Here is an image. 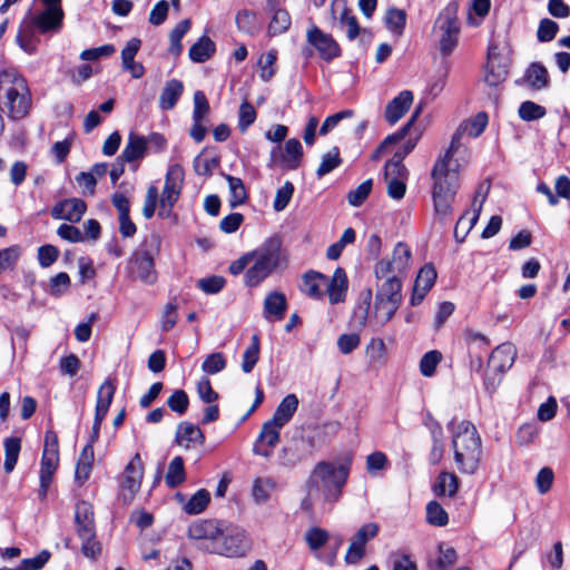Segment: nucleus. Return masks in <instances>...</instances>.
<instances>
[{
    "mask_svg": "<svg viewBox=\"0 0 570 570\" xmlns=\"http://www.w3.org/2000/svg\"><path fill=\"white\" fill-rule=\"evenodd\" d=\"M411 258L410 247L400 242L395 245L391 259H381L374 266L373 316L380 325L391 321L402 303V279L410 268Z\"/></svg>",
    "mask_w": 570,
    "mask_h": 570,
    "instance_id": "obj_1",
    "label": "nucleus"
},
{
    "mask_svg": "<svg viewBox=\"0 0 570 570\" xmlns=\"http://www.w3.org/2000/svg\"><path fill=\"white\" fill-rule=\"evenodd\" d=\"M350 468V459L340 464L326 461L318 462L306 482L307 495L301 503L302 509L311 511L314 503L320 499L330 503L336 502L342 495Z\"/></svg>",
    "mask_w": 570,
    "mask_h": 570,
    "instance_id": "obj_2",
    "label": "nucleus"
},
{
    "mask_svg": "<svg viewBox=\"0 0 570 570\" xmlns=\"http://www.w3.org/2000/svg\"><path fill=\"white\" fill-rule=\"evenodd\" d=\"M452 431L454 461L461 473L473 474L479 468L482 443L475 426L469 421L449 424Z\"/></svg>",
    "mask_w": 570,
    "mask_h": 570,
    "instance_id": "obj_3",
    "label": "nucleus"
},
{
    "mask_svg": "<svg viewBox=\"0 0 570 570\" xmlns=\"http://www.w3.org/2000/svg\"><path fill=\"white\" fill-rule=\"evenodd\" d=\"M434 185L432 198L435 219L444 225L453 214V202L460 187L459 171L448 168L444 159H439L432 170Z\"/></svg>",
    "mask_w": 570,
    "mask_h": 570,
    "instance_id": "obj_4",
    "label": "nucleus"
},
{
    "mask_svg": "<svg viewBox=\"0 0 570 570\" xmlns=\"http://www.w3.org/2000/svg\"><path fill=\"white\" fill-rule=\"evenodd\" d=\"M31 105V92L27 80L14 70H2L0 72V109L9 118L19 120L29 114Z\"/></svg>",
    "mask_w": 570,
    "mask_h": 570,
    "instance_id": "obj_5",
    "label": "nucleus"
},
{
    "mask_svg": "<svg viewBox=\"0 0 570 570\" xmlns=\"http://www.w3.org/2000/svg\"><path fill=\"white\" fill-rule=\"evenodd\" d=\"M253 265L247 268L244 283L248 287H256L265 281L274 271L287 266V257L282 248L279 238L272 237L258 248L249 252Z\"/></svg>",
    "mask_w": 570,
    "mask_h": 570,
    "instance_id": "obj_6",
    "label": "nucleus"
},
{
    "mask_svg": "<svg viewBox=\"0 0 570 570\" xmlns=\"http://www.w3.org/2000/svg\"><path fill=\"white\" fill-rule=\"evenodd\" d=\"M159 237L151 235L147 237L141 246L134 253L129 262V269L135 278L146 284L156 282L157 274L154 267V259L159 252Z\"/></svg>",
    "mask_w": 570,
    "mask_h": 570,
    "instance_id": "obj_7",
    "label": "nucleus"
},
{
    "mask_svg": "<svg viewBox=\"0 0 570 570\" xmlns=\"http://www.w3.org/2000/svg\"><path fill=\"white\" fill-rule=\"evenodd\" d=\"M461 24L458 18V6L449 3L441 10L434 22V31L438 35L440 51L449 56L459 42Z\"/></svg>",
    "mask_w": 570,
    "mask_h": 570,
    "instance_id": "obj_8",
    "label": "nucleus"
},
{
    "mask_svg": "<svg viewBox=\"0 0 570 570\" xmlns=\"http://www.w3.org/2000/svg\"><path fill=\"white\" fill-rule=\"evenodd\" d=\"M207 550L227 558L244 557L250 550V541L244 530L228 525L219 529V534L207 546Z\"/></svg>",
    "mask_w": 570,
    "mask_h": 570,
    "instance_id": "obj_9",
    "label": "nucleus"
},
{
    "mask_svg": "<svg viewBox=\"0 0 570 570\" xmlns=\"http://www.w3.org/2000/svg\"><path fill=\"white\" fill-rule=\"evenodd\" d=\"M517 357V348L510 343H503L494 348L488 361L489 373L485 376V389L490 392L495 390L501 375L510 370Z\"/></svg>",
    "mask_w": 570,
    "mask_h": 570,
    "instance_id": "obj_10",
    "label": "nucleus"
},
{
    "mask_svg": "<svg viewBox=\"0 0 570 570\" xmlns=\"http://www.w3.org/2000/svg\"><path fill=\"white\" fill-rule=\"evenodd\" d=\"M303 147L298 139L291 138L284 146L277 145L271 151V165L283 170H295L301 166Z\"/></svg>",
    "mask_w": 570,
    "mask_h": 570,
    "instance_id": "obj_11",
    "label": "nucleus"
},
{
    "mask_svg": "<svg viewBox=\"0 0 570 570\" xmlns=\"http://www.w3.org/2000/svg\"><path fill=\"white\" fill-rule=\"evenodd\" d=\"M144 478V463L138 453L126 465L120 480V497L130 503L138 493Z\"/></svg>",
    "mask_w": 570,
    "mask_h": 570,
    "instance_id": "obj_12",
    "label": "nucleus"
},
{
    "mask_svg": "<svg viewBox=\"0 0 570 570\" xmlns=\"http://www.w3.org/2000/svg\"><path fill=\"white\" fill-rule=\"evenodd\" d=\"M490 186L487 184H481L479 188L475 191L473 202H472V208L473 213L470 216V213H464L459 220L456 222L455 228H454V238L459 243H463L470 230L473 228V226L476 224L480 213L483 207V203L487 199L488 191Z\"/></svg>",
    "mask_w": 570,
    "mask_h": 570,
    "instance_id": "obj_13",
    "label": "nucleus"
},
{
    "mask_svg": "<svg viewBox=\"0 0 570 570\" xmlns=\"http://www.w3.org/2000/svg\"><path fill=\"white\" fill-rule=\"evenodd\" d=\"M59 464V441L55 431L45 434V446L41 458L40 479H52Z\"/></svg>",
    "mask_w": 570,
    "mask_h": 570,
    "instance_id": "obj_14",
    "label": "nucleus"
},
{
    "mask_svg": "<svg viewBox=\"0 0 570 570\" xmlns=\"http://www.w3.org/2000/svg\"><path fill=\"white\" fill-rule=\"evenodd\" d=\"M508 77V63L501 57L499 48L490 45L488 48V63L485 68L484 81L491 87H498Z\"/></svg>",
    "mask_w": 570,
    "mask_h": 570,
    "instance_id": "obj_15",
    "label": "nucleus"
},
{
    "mask_svg": "<svg viewBox=\"0 0 570 570\" xmlns=\"http://www.w3.org/2000/svg\"><path fill=\"white\" fill-rule=\"evenodd\" d=\"M177 166L174 165L169 168L165 185L160 195L159 205H158V215L161 218H168L173 216L174 206L178 199L177 191Z\"/></svg>",
    "mask_w": 570,
    "mask_h": 570,
    "instance_id": "obj_16",
    "label": "nucleus"
},
{
    "mask_svg": "<svg viewBox=\"0 0 570 570\" xmlns=\"http://www.w3.org/2000/svg\"><path fill=\"white\" fill-rule=\"evenodd\" d=\"M306 37L307 41L316 48L324 60L331 61L341 55L338 43L331 35L323 32L320 28L312 27L307 30Z\"/></svg>",
    "mask_w": 570,
    "mask_h": 570,
    "instance_id": "obj_17",
    "label": "nucleus"
},
{
    "mask_svg": "<svg viewBox=\"0 0 570 570\" xmlns=\"http://www.w3.org/2000/svg\"><path fill=\"white\" fill-rule=\"evenodd\" d=\"M331 11L333 19L337 21V27L346 32L348 40H354L360 33V24L345 1L334 0Z\"/></svg>",
    "mask_w": 570,
    "mask_h": 570,
    "instance_id": "obj_18",
    "label": "nucleus"
},
{
    "mask_svg": "<svg viewBox=\"0 0 570 570\" xmlns=\"http://www.w3.org/2000/svg\"><path fill=\"white\" fill-rule=\"evenodd\" d=\"M87 210L86 203L80 198H68L57 203L51 209L55 219L78 223Z\"/></svg>",
    "mask_w": 570,
    "mask_h": 570,
    "instance_id": "obj_19",
    "label": "nucleus"
},
{
    "mask_svg": "<svg viewBox=\"0 0 570 570\" xmlns=\"http://www.w3.org/2000/svg\"><path fill=\"white\" fill-rule=\"evenodd\" d=\"M116 386L110 381H105L97 393V402H96V411H95V420L92 425V431L98 432L100 431L101 423L109 410V406L112 402L114 395H115Z\"/></svg>",
    "mask_w": 570,
    "mask_h": 570,
    "instance_id": "obj_20",
    "label": "nucleus"
},
{
    "mask_svg": "<svg viewBox=\"0 0 570 570\" xmlns=\"http://www.w3.org/2000/svg\"><path fill=\"white\" fill-rule=\"evenodd\" d=\"M435 279L436 271L432 265H425L420 269L410 299L413 306L422 303L428 292L433 287Z\"/></svg>",
    "mask_w": 570,
    "mask_h": 570,
    "instance_id": "obj_21",
    "label": "nucleus"
},
{
    "mask_svg": "<svg viewBox=\"0 0 570 570\" xmlns=\"http://www.w3.org/2000/svg\"><path fill=\"white\" fill-rule=\"evenodd\" d=\"M63 20V10L61 6L45 7V9L35 14L31 23L37 27L41 32L57 31L60 29Z\"/></svg>",
    "mask_w": 570,
    "mask_h": 570,
    "instance_id": "obj_22",
    "label": "nucleus"
},
{
    "mask_svg": "<svg viewBox=\"0 0 570 570\" xmlns=\"http://www.w3.org/2000/svg\"><path fill=\"white\" fill-rule=\"evenodd\" d=\"M409 171L406 168L390 169L387 165L384 166V180L386 183L387 195L396 200L404 197L406 191V180Z\"/></svg>",
    "mask_w": 570,
    "mask_h": 570,
    "instance_id": "obj_23",
    "label": "nucleus"
},
{
    "mask_svg": "<svg viewBox=\"0 0 570 570\" xmlns=\"http://www.w3.org/2000/svg\"><path fill=\"white\" fill-rule=\"evenodd\" d=\"M220 527L222 524L215 520L196 521L189 527L188 535L194 540L203 541L207 550V546H213V541L219 534Z\"/></svg>",
    "mask_w": 570,
    "mask_h": 570,
    "instance_id": "obj_24",
    "label": "nucleus"
},
{
    "mask_svg": "<svg viewBox=\"0 0 570 570\" xmlns=\"http://www.w3.org/2000/svg\"><path fill=\"white\" fill-rule=\"evenodd\" d=\"M287 309V299L284 293L274 291L266 295L263 304V315L268 322L281 321Z\"/></svg>",
    "mask_w": 570,
    "mask_h": 570,
    "instance_id": "obj_25",
    "label": "nucleus"
},
{
    "mask_svg": "<svg viewBox=\"0 0 570 570\" xmlns=\"http://www.w3.org/2000/svg\"><path fill=\"white\" fill-rule=\"evenodd\" d=\"M282 428L283 425L277 423L273 419L265 422L258 435L257 443L254 446V452L258 455L268 456L271 454V451L263 450L262 446L268 445L269 448H274L279 441Z\"/></svg>",
    "mask_w": 570,
    "mask_h": 570,
    "instance_id": "obj_26",
    "label": "nucleus"
},
{
    "mask_svg": "<svg viewBox=\"0 0 570 570\" xmlns=\"http://www.w3.org/2000/svg\"><path fill=\"white\" fill-rule=\"evenodd\" d=\"M413 102V94L410 90L401 91L385 108V118L389 124H396L409 110Z\"/></svg>",
    "mask_w": 570,
    "mask_h": 570,
    "instance_id": "obj_27",
    "label": "nucleus"
},
{
    "mask_svg": "<svg viewBox=\"0 0 570 570\" xmlns=\"http://www.w3.org/2000/svg\"><path fill=\"white\" fill-rule=\"evenodd\" d=\"M347 277L343 268L335 269L331 279L326 277V292L331 304H337L345 299L347 291Z\"/></svg>",
    "mask_w": 570,
    "mask_h": 570,
    "instance_id": "obj_28",
    "label": "nucleus"
},
{
    "mask_svg": "<svg viewBox=\"0 0 570 570\" xmlns=\"http://www.w3.org/2000/svg\"><path fill=\"white\" fill-rule=\"evenodd\" d=\"M326 284V276L320 272L309 271L303 275L299 289L303 294L313 299H321L324 295L323 287Z\"/></svg>",
    "mask_w": 570,
    "mask_h": 570,
    "instance_id": "obj_29",
    "label": "nucleus"
},
{
    "mask_svg": "<svg viewBox=\"0 0 570 570\" xmlns=\"http://www.w3.org/2000/svg\"><path fill=\"white\" fill-rule=\"evenodd\" d=\"M204 442L205 436L199 426L188 422L180 423V445L184 444L186 449L196 450V460H198Z\"/></svg>",
    "mask_w": 570,
    "mask_h": 570,
    "instance_id": "obj_30",
    "label": "nucleus"
},
{
    "mask_svg": "<svg viewBox=\"0 0 570 570\" xmlns=\"http://www.w3.org/2000/svg\"><path fill=\"white\" fill-rule=\"evenodd\" d=\"M147 150L145 137L130 132L128 141L118 160H121V163H131L141 159Z\"/></svg>",
    "mask_w": 570,
    "mask_h": 570,
    "instance_id": "obj_31",
    "label": "nucleus"
},
{
    "mask_svg": "<svg viewBox=\"0 0 570 570\" xmlns=\"http://www.w3.org/2000/svg\"><path fill=\"white\" fill-rule=\"evenodd\" d=\"M524 81L531 89H546L550 83L549 72L541 62H532L525 70Z\"/></svg>",
    "mask_w": 570,
    "mask_h": 570,
    "instance_id": "obj_32",
    "label": "nucleus"
},
{
    "mask_svg": "<svg viewBox=\"0 0 570 570\" xmlns=\"http://www.w3.org/2000/svg\"><path fill=\"white\" fill-rule=\"evenodd\" d=\"M81 541V553L89 559H97L101 554V543L97 539L96 528L76 531Z\"/></svg>",
    "mask_w": 570,
    "mask_h": 570,
    "instance_id": "obj_33",
    "label": "nucleus"
},
{
    "mask_svg": "<svg viewBox=\"0 0 570 570\" xmlns=\"http://www.w3.org/2000/svg\"><path fill=\"white\" fill-rule=\"evenodd\" d=\"M216 51L215 42L207 36L200 37L188 51L193 62L202 63L207 61Z\"/></svg>",
    "mask_w": 570,
    "mask_h": 570,
    "instance_id": "obj_34",
    "label": "nucleus"
},
{
    "mask_svg": "<svg viewBox=\"0 0 570 570\" xmlns=\"http://www.w3.org/2000/svg\"><path fill=\"white\" fill-rule=\"evenodd\" d=\"M298 403L295 394H287L276 407L272 419L284 426L297 411Z\"/></svg>",
    "mask_w": 570,
    "mask_h": 570,
    "instance_id": "obj_35",
    "label": "nucleus"
},
{
    "mask_svg": "<svg viewBox=\"0 0 570 570\" xmlns=\"http://www.w3.org/2000/svg\"><path fill=\"white\" fill-rule=\"evenodd\" d=\"M224 177L227 180L229 187V206L232 208H236L245 204L248 199V195L243 180L238 177H234L227 174H225Z\"/></svg>",
    "mask_w": 570,
    "mask_h": 570,
    "instance_id": "obj_36",
    "label": "nucleus"
},
{
    "mask_svg": "<svg viewBox=\"0 0 570 570\" xmlns=\"http://www.w3.org/2000/svg\"><path fill=\"white\" fill-rule=\"evenodd\" d=\"M76 531L96 528L94 508L89 502L77 503L75 511Z\"/></svg>",
    "mask_w": 570,
    "mask_h": 570,
    "instance_id": "obj_37",
    "label": "nucleus"
},
{
    "mask_svg": "<svg viewBox=\"0 0 570 570\" xmlns=\"http://www.w3.org/2000/svg\"><path fill=\"white\" fill-rule=\"evenodd\" d=\"M292 24V19L287 10L277 8L274 10L271 22L267 28L269 37H276L285 33Z\"/></svg>",
    "mask_w": 570,
    "mask_h": 570,
    "instance_id": "obj_38",
    "label": "nucleus"
},
{
    "mask_svg": "<svg viewBox=\"0 0 570 570\" xmlns=\"http://www.w3.org/2000/svg\"><path fill=\"white\" fill-rule=\"evenodd\" d=\"M459 488L458 478L453 473L442 472L433 487V491L438 497H453Z\"/></svg>",
    "mask_w": 570,
    "mask_h": 570,
    "instance_id": "obj_39",
    "label": "nucleus"
},
{
    "mask_svg": "<svg viewBox=\"0 0 570 570\" xmlns=\"http://www.w3.org/2000/svg\"><path fill=\"white\" fill-rule=\"evenodd\" d=\"M4 445V462H3V469L7 473H10L13 471L19 453L21 450V440L16 436L7 438L3 442Z\"/></svg>",
    "mask_w": 570,
    "mask_h": 570,
    "instance_id": "obj_40",
    "label": "nucleus"
},
{
    "mask_svg": "<svg viewBox=\"0 0 570 570\" xmlns=\"http://www.w3.org/2000/svg\"><path fill=\"white\" fill-rule=\"evenodd\" d=\"M275 490V482L269 478H257L252 488V495L257 504L267 502Z\"/></svg>",
    "mask_w": 570,
    "mask_h": 570,
    "instance_id": "obj_41",
    "label": "nucleus"
},
{
    "mask_svg": "<svg viewBox=\"0 0 570 570\" xmlns=\"http://www.w3.org/2000/svg\"><path fill=\"white\" fill-rule=\"evenodd\" d=\"M259 337L257 334L252 336L250 344L246 347L242 356V371L250 373L259 360Z\"/></svg>",
    "mask_w": 570,
    "mask_h": 570,
    "instance_id": "obj_42",
    "label": "nucleus"
},
{
    "mask_svg": "<svg viewBox=\"0 0 570 570\" xmlns=\"http://www.w3.org/2000/svg\"><path fill=\"white\" fill-rule=\"evenodd\" d=\"M210 501V494L207 490L200 489L184 504V510L188 514L202 513Z\"/></svg>",
    "mask_w": 570,
    "mask_h": 570,
    "instance_id": "obj_43",
    "label": "nucleus"
},
{
    "mask_svg": "<svg viewBox=\"0 0 570 570\" xmlns=\"http://www.w3.org/2000/svg\"><path fill=\"white\" fill-rule=\"evenodd\" d=\"M366 356L371 364H383L386 360V346L382 338L373 337L365 348Z\"/></svg>",
    "mask_w": 570,
    "mask_h": 570,
    "instance_id": "obj_44",
    "label": "nucleus"
},
{
    "mask_svg": "<svg viewBox=\"0 0 570 570\" xmlns=\"http://www.w3.org/2000/svg\"><path fill=\"white\" fill-rule=\"evenodd\" d=\"M341 164L342 158L340 157V149L337 147H333L322 156V161L316 170V176L322 178L336 169Z\"/></svg>",
    "mask_w": 570,
    "mask_h": 570,
    "instance_id": "obj_45",
    "label": "nucleus"
},
{
    "mask_svg": "<svg viewBox=\"0 0 570 570\" xmlns=\"http://www.w3.org/2000/svg\"><path fill=\"white\" fill-rule=\"evenodd\" d=\"M178 100V81L171 79L166 82L159 95V107L163 110L173 109Z\"/></svg>",
    "mask_w": 570,
    "mask_h": 570,
    "instance_id": "obj_46",
    "label": "nucleus"
},
{
    "mask_svg": "<svg viewBox=\"0 0 570 570\" xmlns=\"http://www.w3.org/2000/svg\"><path fill=\"white\" fill-rule=\"evenodd\" d=\"M406 23V13L402 9L391 8L386 11L385 16V24L386 28L395 32L396 35H402Z\"/></svg>",
    "mask_w": 570,
    "mask_h": 570,
    "instance_id": "obj_47",
    "label": "nucleus"
},
{
    "mask_svg": "<svg viewBox=\"0 0 570 570\" xmlns=\"http://www.w3.org/2000/svg\"><path fill=\"white\" fill-rule=\"evenodd\" d=\"M487 125L488 115L485 112H479L473 118L462 122L459 127L463 130L464 134L475 138L484 131Z\"/></svg>",
    "mask_w": 570,
    "mask_h": 570,
    "instance_id": "obj_48",
    "label": "nucleus"
},
{
    "mask_svg": "<svg viewBox=\"0 0 570 570\" xmlns=\"http://www.w3.org/2000/svg\"><path fill=\"white\" fill-rule=\"evenodd\" d=\"M226 285V279L220 275H212L199 278L196 286L208 295H215L223 291Z\"/></svg>",
    "mask_w": 570,
    "mask_h": 570,
    "instance_id": "obj_49",
    "label": "nucleus"
},
{
    "mask_svg": "<svg viewBox=\"0 0 570 570\" xmlns=\"http://www.w3.org/2000/svg\"><path fill=\"white\" fill-rule=\"evenodd\" d=\"M518 114L522 120L533 121L543 118L547 114V110L543 106L527 100L520 105Z\"/></svg>",
    "mask_w": 570,
    "mask_h": 570,
    "instance_id": "obj_50",
    "label": "nucleus"
},
{
    "mask_svg": "<svg viewBox=\"0 0 570 570\" xmlns=\"http://www.w3.org/2000/svg\"><path fill=\"white\" fill-rule=\"evenodd\" d=\"M236 24L237 28L248 35H254L257 32V17L256 13L250 10H240L236 14Z\"/></svg>",
    "mask_w": 570,
    "mask_h": 570,
    "instance_id": "obj_51",
    "label": "nucleus"
},
{
    "mask_svg": "<svg viewBox=\"0 0 570 570\" xmlns=\"http://www.w3.org/2000/svg\"><path fill=\"white\" fill-rule=\"evenodd\" d=\"M426 520L432 525L444 527L449 522V517L440 503L431 501L426 505Z\"/></svg>",
    "mask_w": 570,
    "mask_h": 570,
    "instance_id": "obj_52",
    "label": "nucleus"
},
{
    "mask_svg": "<svg viewBox=\"0 0 570 570\" xmlns=\"http://www.w3.org/2000/svg\"><path fill=\"white\" fill-rule=\"evenodd\" d=\"M277 60V51L269 50L259 59V77L263 81H269L275 75V63Z\"/></svg>",
    "mask_w": 570,
    "mask_h": 570,
    "instance_id": "obj_53",
    "label": "nucleus"
},
{
    "mask_svg": "<svg viewBox=\"0 0 570 570\" xmlns=\"http://www.w3.org/2000/svg\"><path fill=\"white\" fill-rule=\"evenodd\" d=\"M442 360V354L436 351H430L425 353L420 361V372L425 377H431L435 373L438 364Z\"/></svg>",
    "mask_w": 570,
    "mask_h": 570,
    "instance_id": "obj_54",
    "label": "nucleus"
},
{
    "mask_svg": "<svg viewBox=\"0 0 570 570\" xmlns=\"http://www.w3.org/2000/svg\"><path fill=\"white\" fill-rule=\"evenodd\" d=\"M257 114L254 108V106L248 102L244 101L239 106L238 111V129L240 132H245L256 120Z\"/></svg>",
    "mask_w": 570,
    "mask_h": 570,
    "instance_id": "obj_55",
    "label": "nucleus"
},
{
    "mask_svg": "<svg viewBox=\"0 0 570 570\" xmlns=\"http://www.w3.org/2000/svg\"><path fill=\"white\" fill-rule=\"evenodd\" d=\"M373 181L372 179H367L358 185L355 189H352L347 195V200L350 205L354 207L361 206L365 199L368 197L372 190Z\"/></svg>",
    "mask_w": 570,
    "mask_h": 570,
    "instance_id": "obj_56",
    "label": "nucleus"
},
{
    "mask_svg": "<svg viewBox=\"0 0 570 570\" xmlns=\"http://www.w3.org/2000/svg\"><path fill=\"white\" fill-rule=\"evenodd\" d=\"M294 190V185L291 181H286L281 188L277 189L273 203V207L276 212H282L287 207L293 197Z\"/></svg>",
    "mask_w": 570,
    "mask_h": 570,
    "instance_id": "obj_57",
    "label": "nucleus"
},
{
    "mask_svg": "<svg viewBox=\"0 0 570 570\" xmlns=\"http://www.w3.org/2000/svg\"><path fill=\"white\" fill-rule=\"evenodd\" d=\"M416 141L413 139L406 140L394 154L393 158L390 159L386 165L390 169L406 168L403 165V159L414 149Z\"/></svg>",
    "mask_w": 570,
    "mask_h": 570,
    "instance_id": "obj_58",
    "label": "nucleus"
},
{
    "mask_svg": "<svg viewBox=\"0 0 570 570\" xmlns=\"http://www.w3.org/2000/svg\"><path fill=\"white\" fill-rule=\"evenodd\" d=\"M226 367V358L223 353H212L203 362L202 368L207 374H216Z\"/></svg>",
    "mask_w": 570,
    "mask_h": 570,
    "instance_id": "obj_59",
    "label": "nucleus"
},
{
    "mask_svg": "<svg viewBox=\"0 0 570 570\" xmlns=\"http://www.w3.org/2000/svg\"><path fill=\"white\" fill-rule=\"evenodd\" d=\"M559 30V24L548 18L542 19L539 22L537 38L540 42H549L554 39Z\"/></svg>",
    "mask_w": 570,
    "mask_h": 570,
    "instance_id": "obj_60",
    "label": "nucleus"
},
{
    "mask_svg": "<svg viewBox=\"0 0 570 570\" xmlns=\"http://www.w3.org/2000/svg\"><path fill=\"white\" fill-rule=\"evenodd\" d=\"M219 166V158L197 156L194 161L195 170L200 176H210L213 170Z\"/></svg>",
    "mask_w": 570,
    "mask_h": 570,
    "instance_id": "obj_61",
    "label": "nucleus"
},
{
    "mask_svg": "<svg viewBox=\"0 0 570 570\" xmlns=\"http://www.w3.org/2000/svg\"><path fill=\"white\" fill-rule=\"evenodd\" d=\"M554 473L551 468L544 466L540 469L535 476V487L540 494L548 493L553 484Z\"/></svg>",
    "mask_w": 570,
    "mask_h": 570,
    "instance_id": "obj_62",
    "label": "nucleus"
},
{
    "mask_svg": "<svg viewBox=\"0 0 570 570\" xmlns=\"http://www.w3.org/2000/svg\"><path fill=\"white\" fill-rule=\"evenodd\" d=\"M209 112V102L206 95L198 90L194 94L193 120H203Z\"/></svg>",
    "mask_w": 570,
    "mask_h": 570,
    "instance_id": "obj_63",
    "label": "nucleus"
},
{
    "mask_svg": "<svg viewBox=\"0 0 570 570\" xmlns=\"http://www.w3.org/2000/svg\"><path fill=\"white\" fill-rule=\"evenodd\" d=\"M50 552L48 550H42L33 558H27L21 560L18 570H40L50 559Z\"/></svg>",
    "mask_w": 570,
    "mask_h": 570,
    "instance_id": "obj_64",
    "label": "nucleus"
}]
</instances>
